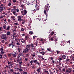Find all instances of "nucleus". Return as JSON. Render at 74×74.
Listing matches in <instances>:
<instances>
[{"instance_id":"nucleus-45","label":"nucleus","mask_w":74,"mask_h":74,"mask_svg":"<svg viewBox=\"0 0 74 74\" xmlns=\"http://www.w3.org/2000/svg\"><path fill=\"white\" fill-rule=\"evenodd\" d=\"M58 64L59 65H60L61 64V62L60 61L59 62Z\"/></svg>"},{"instance_id":"nucleus-18","label":"nucleus","mask_w":74,"mask_h":74,"mask_svg":"<svg viewBox=\"0 0 74 74\" xmlns=\"http://www.w3.org/2000/svg\"><path fill=\"white\" fill-rule=\"evenodd\" d=\"M11 27V26H8V27L7 28H6V30H10V28Z\"/></svg>"},{"instance_id":"nucleus-19","label":"nucleus","mask_w":74,"mask_h":74,"mask_svg":"<svg viewBox=\"0 0 74 74\" xmlns=\"http://www.w3.org/2000/svg\"><path fill=\"white\" fill-rule=\"evenodd\" d=\"M69 73H70L72 71V69L69 68Z\"/></svg>"},{"instance_id":"nucleus-42","label":"nucleus","mask_w":74,"mask_h":74,"mask_svg":"<svg viewBox=\"0 0 74 74\" xmlns=\"http://www.w3.org/2000/svg\"><path fill=\"white\" fill-rule=\"evenodd\" d=\"M58 60L59 61H61L62 60V58H59L58 59Z\"/></svg>"},{"instance_id":"nucleus-29","label":"nucleus","mask_w":74,"mask_h":74,"mask_svg":"<svg viewBox=\"0 0 74 74\" xmlns=\"http://www.w3.org/2000/svg\"><path fill=\"white\" fill-rule=\"evenodd\" d=\"M8 64H11L12 63V62H9V61H8Z\"/></svg>"},{"instance_id":"nucleus-40","label":"nucleus","mask_w":74,"mask_h":74,"mask_svg":"<svg viewBox=\"0 0 74 74\" xmlns=\"http://www.w3.org/2000/svg\"><path fill=\"white\" fill-rule=\"evenodd\" d=\"M42 25H40L39 27V28L40 29H41L42 28Z\"/></svg>"},{"instance_id":"nucleus-14","label":"nucleus","mask_w":74,"mask_h":74,"mask_svg":"<svg viewBox=\"0 0 74 74\" xmlns=\"http://www.w3.org/2000/svg\"><path fill=\"white\" fill-rule=\"evenodd\" d=\"M14 25H18V26L19 27V24H18V23H14Z\"/></svg>"},{"instance_id":"nucleus-4","label":"nucleus","mask_w":74,"mask_h":74,"mask_svg":"<svg viewBox=\"0 0 74 74\" xmlns=\"http://www.w3.org/2000/svg\"><path fill=\"white\" fill-rule=\"evenodd\" d=\"M21 13L23 15H26V14L27 13V11L26 10H24V11H21Z\"/></svg>"},{"instance_id":"nucleus-56","label":"nucleus","mask_w":74,"mask_h":74,"mask_svg":"<svg viewBox=\"0 0 74 74\" xmlns=\"http://www.w3.org/2000/svg\"><path fill=\"white\" fill-rule=\"evenodd\" d=\"M32 69H34L35 68V67L34 66H32Z\"/></svg>"},{"instance_id":"nucleus-9","label":"nucleus","mask_w":74,"mask_h":74,"mask_svg":"<svg viewBox=\"0 0 74 74\" xmlns=\"http://www.w3.org/2000/svg\"><path fill=\"white\" fill-rule=\"evenodd\" d=\"M46 53V52L42 51V52H40L39 53H40L41 54H42L43 55H44Z\"/></svg>"},{"instance_id":"nucleus-44","label":"nucleus","mask_w":74,"mask_h":74,"mask_svg":"<svg viewBox=\"0 0 74 74\" xmlns=\"http://www.w3.org/2000/svg\"><path fill=\"white\" fill-rule=\"evenodd\" d=\"M12 13L13 14H15L16 13V12H15V11H13L12 12Z\"/></svg>"},{"instance_id":"nucleus-1","label":"nucleus","mask_w":74,"mask_h":74,"mask_svg":"<svg viewBox=\"0 0 74 74\" xmlns=\"http://www.w3.org/2000/svg\"><path fill=\"white\" fill-rule=\"evenodd\" d=\"M47 5L45 6V7L44 10V13L47 16L48 15L47 13L48 12L49 10V5L48 3L47 4Z\"/></svg>"},{"instance_id":"nucleus-20","label":"nucleus","mask_w":74,"mask_h":74,"mask_svg":"<svg viewBox=\"0 0 74 74\" xmlns=\"http://www.w3.org/2000/svg\"><path fill=\"white\" fill-rule=\"evenodd\" d=\"M12 4L11 3L9 2L8 4V5L9 6H10Z\"/></svg>"},{"instance_id":"nucleus-59","label":"nucleus","mask_w":74,"mask_h":74,"mask_svg":"<svg viewBox=\"0 0 74 74\" xmlns=\"http://www.w3.org/2000/svg\"><path fill=\"white\" fill-rule=\"evenodd\" d=\"M13 74H16V73L15 72H13Z\"/></svg>"},{"instance_id":"nucleus-46","label":"nucleus","mask_w":74,"mask_h":74,"mask_svg":"<svg viewBox=\"0 0 74 74\" xmlns=\"http://www.w3.org/2000/svg\"><path fill=\"white\" fill-rule=\"evenodd\" d=\"M16 44L18 46H19L20 45V44L18 42H17Z\"/></svg>"},{"instance_id":"nucleus-54","label":"nucleus","mask_w":74,"mask_h":74,"mask_svg":"<svg viewBox=\"0 0 74 74\" xmlns=\"http://www.w3.org/2000/svg\"><path fill=\"white\" fill-rule=\"evenodd\" d=\"M8 69V66H6L5 68V69Z\"/></svg>"},{"instance_id":"nucleus-30","label":"nucleus","mask_w":74,"mask_h":74,"mask_svg":"<svg viewBox=\"0 0 74 74\" xmlns=\"http://www.w3.org/2000/svg\"><path fill=\"white\" fill-rule=\"evenodd\" d=\"M12 56L14 58L16 57V55L14 54H12Z\"/></svg>"},{"instance_id":"nucleus-38","label":"nucleus","mask_w":74,"mask_h":74,"mask_svg":"<svg viewBox=\"0 0 74 74\" xmlns=\"http://www.w3.org/2000/svg\"><path fill=\"white\" fill-rule=\"evenodd\" d=\"M35 53H33V54H32V56H33V57H35Z\"/></svg>"},{"instance_id":"nucleus-33","label":"nucleus","mask_w":74,"mask_h":74,"mask_svg":"<svg viewBox=\"0 0 74 74\" xmlns=\"http://www.w3.org/2000/svg\"><path fill=\"white\" fill-rule=\"evenodd\" d=\"M28 53V52L26 51H25V50H24V51L23 52V53Z\"/></svg>"},{"instance_id":"nucleus-41","label":"nucleus","mask_w":74,"mask_h":74,"mask_svg":"<svg viewBox=\"0 0 74 74\" xmlns=\"http://www.w3.org/2000/svg\"><path fill=\"white\" fill-rule=\"evenodd\" d=\"M16 7L15 6H14L13 7V8L14 9V11H15V10H16Z\"/></svg>"},{"instance_id":"nucleus-13","label":"nucleus","mask_w":74,"mask_h":74,"mask_svg":"<svg viewBox=\"0 0 74 74\" xmlns=\"http://www.w3.org/2000/svg\"><path fill=\"white\" fill-rule=\"evenodd\" d=\"M10 31H8V32H7L6 35L7 36H9L10 35Z\"/></svg>"},{"instance_id":"nucleus-15","label":"nucleus","mask_w":74,"mask_h":74,"mask_svg":"<svg viewBox=\"0 0 74 74\" xmlns=\"http://www.w3.org/2000/svg\"><path fill=\"white\" fill-rule=\"evenodd\" d=\"M3 29H4L6 30L7 28H6V25H3Z\"/></svg>"},{"instance_id":"nucleus-32","label":"nucleus","mask_w":74,"mask_h":74,"mask_svg":"<svg viewBox=\"0 0 74 74\" xmlns=\"http://www.w3.org/2000/svg\"><path fill=\"white\" fill-rule=\"evenodd\" d=\"M21 32H23L24 31V29H23V28H21Z\"/></svg>"},{"instance_id":"nucleus-53","label":"nucleus","mask_w":74,"mask_h":74,"mask_svg":"<svg viewBox=\"0 0 74 74\" xmlns=\"http://www.w3.org/2000/svg\"><path fill=\"white\" fill-rule=\"evenodd\" d=\"M16 0H13V2L15 3H16Z\"/></svg>"},{"instance_id":"nucleus-60","label":"nucleus","mask_w":74,"mask_h":74,"mask_svg":"<svg viewBox=\"0 0 74 74\" xmlns=\"http://www.w3.org/2000/svg\"><path fill=\"white\" fill-rule=\"evenodd\" d=\"M36 64H38V65H39L40 64V63L39 62H37V63Z\"/></svg>"},{"instance_id":"nucleus-39","label":"nucleus","mask_w":74,"mask_h":74,"mask_svg":"<svg viewBox=\"0 0 74 74\" xmlns=\"http://www.w3.org/2000/svg\"><path fill=\"white\" fill-rule=\"evenodd\" d=\"M34 63V61L33 60H32L31 61H30V62L29 63Z\"/></svg>"},{"instance_id":"nucleus-10","label":"nucleus","mask_w":74,"mask_h":74,"mask_svg":"<svg viewBox=\"0 0 74 74\" xmlns=\"http://www.w3.org/2000/svg\"><path fill=\"white\" fill-rule=\"evenodd\" d=\"M17 50L18 51V52L19 53L20 52L21 50V49L20 48H17Z\"/></svg>"},{"instance_id":"nucleus-28","label":"nucleus","mask_w":74,"mask_h":74,"mask_svg":"<svg viewBox=\"0 0 74 74\" xmlns=\"http://www.w3.org/2000/svg\"><path fill=\"white\" fill-rule=\"evenodd\" d=\"M24 50L27 52L29 51V49L27 48L25 49Z\"/></svg>"},{"instance_id":"nucleus-11","label":"nucleus","mask_w":74,"mask_h":74,"mask_svg":"<svg viewBox=\"0 0 74 74\" xmlns=\"http://www.w3.org/2000/svg\"><path fill=\"white\" fill-rule=\"evenodd\" d=\"M62 59H65L66 58V56L65 55H63L62 56Z\"/></svg>"},{"instance_id":"nucleus-12","label":"nucleus","mask_w":74,"mask_h":74,"mask_svg":"<svg viewBox=\"0 0 74 74\" xmlns=\"http://www.w3.org/2000/svg\"><path fill=\"white\" fill-rule=\"evenodd\" d=\"M29 37L28 36H26L25 37V40H27L28 38Z\"/></svg>"},{"instance_id":"nucleus-36","label":"nucleus","mask_w":74,"mask_h":74,"mask_svg":"<svg viewBox=\"0 0 74 74\" xmlns=\"http://www.w3.org/2000/svg\"><path fill=\"white\" fill-rule=\"evenodd\" d=\"M62 71L64 72H65V71H66V69L65 68H64L62 70Z\"/></svg>"},{"instance_id":"nucleus-27","label":"nucleus","mask_w":74,"mask_h":74,"mask_svg":"<svg viewBox=\"0 0 74 74\" xmlns=\"http://www.w3.org/2000/svg\"><path fill=\"white\" fill-rule=\"evenodd\" d=\"M11 18L12 19H14L15 18V17L14 16H11Z\"/></svg>"},{"instance_id":"nucleus-26","label":"nucleus","mask_w":74,"mask_h":74,"mask_svg":"<svg viewBox=\"0 0 74 74\" xmlns=\"http://www.w3.org/2000/svg\"><path fill=\"white\" fill-rule=\"evenodd\" d=\"M34 63H37L38 62V61L37 60H33Z\"/></svg>"},{"instance_id":"nucleus-16","label":"nucleus","mask_w":74,"mask_h":74,"mask_svg":"<svg viewBox=\"0 0 74 74\" xmlns=\"http://www.w3.org/2000/svg\"><path fill=\"white\" fill-rule=\"evenodd\" d=\"M0 9L1 10H0V12L3 11V10H4V9L3 8V7H0Z\"/></svg>"},{"instance_id":"nucleus-2","label":"nucleus","mask_w":74,"mask_h":74,"mask_svg":"<svg viewBox=\"0 0 74 74\" xmlns=\"http://www.w3.org/2000/svg\"><path fill=\"white\" fill-rule=\"evenodd\" d=\"M6 34H2V35L1 37V39L3 40H6L7 39V37L6 36Z\"/></svg>"},{"instance_id":"nucleus-55","label":"nucleus","mask_w":74,"mask_h":74,"mask_svg":"<svg viewBox=\"0 0 74 74\" xmlns=\"http://www.w3.org/2000/svg\"><path fill=\"white\" fill-rule=\"evenodd\" d=\"M11 21V20H10V19H8V22H11V21Z\"/></svg>"},{"instance_id":"nucleus-8","label":"nucleus","mask_w":74,"mask_h":74,"mask_svg":"<svg viewBox=\"0 0 74 74\" xmlns=\"http://www.w3.org/2000/svg\"><path fill=\"white\" fill-rule=\"evenodd\" d=\"M21 16H18V21H21Z\"/></svg>"},{"instance_id":"nucleus-63","label":"nucleus","mask_w":74,"mask_h":74,"mask_svg":"<svg viewBox=\"0 0 74 74\" xmlns=\"http://www.w3.org/2000/svg\"><path fill=\"white\" fill-rule=\"evenodd\" d=\"M72 60L74 61V57H73L72 58Z\"/></svg>"},{"instance_id":"nucleus-64","label":"nucleus","mask_w":74,"mask_h":74,"mask_svg":"<svg viewBox=\"0 0 74 74\" xmlns=\"http://www.w3.org/2000/svg\"><path fill=\"white\" fill-rule=\"evenodd\" d=\"M72 67H73V69H74V65H73L72 66Z\"/></svg>"},{"instance_id":"nucleus-50","label":"nucleus","mask_w":74,"mask_h":74,"mask_svg":"<svg viewBox=\"0 0 74 74\" xmlns=\"http://www.w3.org/2000/svg\"><path fill=\"white\" fill-rule=\"evenodd\" d=\"M21 41L22 43H23L25 42V40H23V41L22 40H21Z\"/></svg>"},{"instance_id":"nucleus-48","label":"nucleus","mask_w":74,"mask_h":74,"mask_svg":"<svg viewBox=\"0 0 74 74\" xmlns=\"http://www.w3.org/2000/svg\"><path fill=\"white\" fill-rule=\"evenodd\" d=\"M47 50L48 51H51V49L48 48L47 49Z\"/></svg>"},{"instance_id":"nucleus-22","label":"nucleus","mask_w":74,"mask_h":74,"mask_svg":"<svg viewBox=\"0 0 74 74\" xmlns=\"http://www.w3.org/2000/svg\"><path fill=\"white\" fill-rule=\"evenodd\" d=\"M21 56H23V55H22L21 53H20L18 56V58H20V57Z\"/></svg>"},{"instance_id":"nucleus-51","label":"nucleus","mask_w":74,"mask_h":74,"mask_svg":"<svg viewBox=\"0 0 74 74\" xmlns=\"http://www.w3.org/2000/svg\"><path fill=\"white\" fill-rule=\"evenodd\" d=\"M19 70L20 71V72L21 71H23V70L22 69H19Z\"/></svg>"},{"instance_id":"nucleus-34","label":"nucleus","mask_w":74,"mask_h":74,"mask_svg":"<svg viewBox=\"0 0 74 74\" xmlns=\"http://www.w3.org/2000/svg\"><path fill=\"white\" fill-rule=\"evenodd\" d=\"M67 72L69 73L68 69H66V70H65V73H66Z\"/></svg>"},{"instance_id":"nucleus-25","label":"nucleus","mask_w":74,"mask_h":74,"mask_svg":"<svg viewBox=\"0 0 74 74\" xmlns=\"http://www.w3.org/2000/svg\"><path fill=\"white\" fill-rule=\"evenodd\" d=\"M25 20H22V24H23L25 23Z\"/></svg>"},{"instance_id":"nucleus-43","label":"nucleus","mask_w":74,"mask_h":74,"mask_svg":"<svg viewBox=\"0 0 74 74\" xmlns=\"http://www.w3.org/2000/svg\"><path fill=\"white\" fill-rule=\"evenodd\" d=\"M44 72L45 74H47L48 72V71H47L45 70L44 71Z\"/></svg>"},{"instance_id":"nucleus-5","label":"nucleus","mask_w":74,"mask_h":74,"mask_svg":"<svg viewBox=\"0 0 74 74\" xmlns=\"http://www.w3.org/2000/svg\"><path fill=\"white\" fill-rule=\"evenodd\" d=\"M35 7L36 8V11H38L39 9V5H38L37 4H36L35 5Z\"/></svg>"},{"instance_id":"nucleus-61","label":"nucleus","mask_w":74,"mask_h":74,"mask_svg":"<svg viewBox=\"0 0 74 74\" xmlns=\"http://www.w3.org/2000/svg\"><path fill=\"white\" fill-rule=\"evenodd\" d=\"M24 74H27V73L26 72H25L24 73H23Z\"/></svg>"},{"instance_id":"nucleus-58","label":"nucleus","mask_w":74,"mask_h":74,"mask_svg":"<svg viewBox=\"0 0 74 74\" xmlns=\"http://www.w3.org/2000/svg\"><path fill=\"white\" fill-rule=\"evenodd\" d=\"M28 59L27 58H25V60L26 61H27L28 60Z\"/></svg>"},{"instance_id":"nucleus-62","label":"nucleus","mask_w":74,"mask_h":74,"mask_svg":"<svg viewBox=\"0 0 74 74\" xmlns=\"http://www.w3.org/2000/svg\"><path fill=\"white\" fill-rule=\"evenodd\" d=\"M29 56V55L28 54H27L26 55V56L27 57H28Z\"/></svg>"},{"instance_id":"nucleus-57","label":"nucleus","mask_w":74,"mask_h":74,"mask_svg":"<svg viewBox=\"0 0 74 74\" xmlns=\"http://www.w3.org/2000/svg\"><path fill=\"white\" fill-rule=\"evenodd\" d=\"M15 69H17V71L18 70L19 68H14Z\"/></svg>"},{"instance_id":"nucleus-23","label":"nucleus","mask_w":74,"mask_h":74,"mask_svg":"<svg viewBox=\"0 0 74 74\" xmlns=\"http://www.w3.org/2000/svg\"><path fill=\"white\" fill-rule=\"evenodd\" d=\"M10 71L11 73H12V72H13L14 71V69H10Z\"/></svg>"},{"instance_id":"nucleus-37","label":"nucleus","mask_w":74,"mask_h":74,"mask_svg":"<svg viewBox=\"0 0 74 74\" xmlns=\"http://www.w3.org/2000/svg\"><path fill=\"white\" fill-rule=\"evenodd\" d=\"M17 27V25H14V29H16Z\"/></svg>"},{"instance_id":"nucleus-7","label":"nucleus","mask_w":74,"mask_h":74,"mask_svg":"<svg viewBox=\"0 0 74 74\" xmlns=\"http://www.w3.org/2000/svg\"><path fill=\"white\" fill-rule=\"evenodd\" d=\"M18 58V59L17 60V62H22V58Z\"/></svg>"},{"instance_id":"nucleus-21","label":"nucleus","mask_w":74,"mask_h":74,"mask_svg":"<svg viewBox=\"0 0 74 74\" xmlns=\"http://www.w3.org/2000/svg\"><path fill=\"white\" fill-rule=\"evenodd\" d=\"M54 34V33L53 32H51V34H50V35L52 36L53 34Z\"/></svg>"},{"instance_id":"nucleus-24","label":"nucleus","mask_w":74,"mask_h":74,"mask_svg":"<svg viewBox=\"0 0 74 74\" xmlns=\"http://www.w3.org/2000/svg\"><path fill=\"white\" fill-rule=\"evenodd\" d=\"M30 47V46L29 45H27V46H26V47L27 48H29Z\"/></svg>"},{"instance_id":"nucleus-3","label":"nucleus","mask_w":74,"mask_h":74,"mask_svg":"<svg viewBox=\"0 0 74 74\" xmlns=\"http://www.w3.org/2000/svg\"><path fill=\"white\" fill-rule=\"evenodd\" d=\"M11 42V44H10L9 45V47H11V46H12V48H13V47H15V43H14V41H12Z\"/></svg>"},{"instance_id":"nucleus-47","label":"nucleus","mask_w":74,"mask_h":74,"mask_svg":"<svg viewBox=\"0 0 74 74\" xmlns=\"http://www.w3.org/2000/svg\"><path fill=\"white\" fill-rule=\"evenodd\" d=\"M2 27H0V31H2Z\"/></svg>"},{"instance_id":"nucleus-6","label":"nucleus","mask_w":74,"mask_h":74,"mask_svg":"<svg viewBox=\"0 0 74 74\" xmlns=\"http://www.w3.org/2000/svg\"><path fill=\"white\" fill-rule=\"evenodd\" d=\"M40 68H39L37 70V73L39 74V73H40V71H41V70H40Z\"/></svg>"},{"instance_id":"nucleus-31","label":"nucleus","mask_w":74,"mask_h":74,"mask_svg":"<svg viewBox=\"0 0 74 74\" xmlns=\"http://www.w3.org/2000/svg\"><path fill=\"white\" fill-rule=\"evenodd\" d=\"M30 46H31V47H32V48H33L34 47V46H33V45L32 44H31Z\"/></svg>"},{"instance_id":"nucleus-35","label":"nucleus","mask_w":74,"mask_h":74,"mask_svg":"<svg viewBox=\"0 0 74 74\" xmlns=\"http://www.w3.org/2000/svg\"><path fill=\"white\" fill-rule=\"evenodd\" d=\"M29 34H33V32L32 31H30L29 32Z\"/></svg>"},{"instance_id":"nucleus-52","label":"nucleus","mask_w":74,"mask_h":74,"mask_svg":"<svg viewBox=\"0 0 74 74\" xmlns=\"http://www.w3.org/2000/svg\"><path fill=\"white\" fill-rule=\"evenodd\" d=\"M8 56L9 57H10L11 56V54H9L8 55Z\"/></svg>"},{"instance_id":"nucleus-49","label":"nucleus","mask_w":74,"mask_h":74,"mask_svg":"<svg viewBox=\"0 0 74 74\" xmlns=\"http://www.w3.org/2000/svg\"><path fill=\"white\" fill-rule=\"evenodd\" d=\"M16 11L17 12H19V10L18 8L16 9Z\"/></svg>"},{"instance_id":"nucleus-17","label":"nucleus","mask_w":74,"mask_h":74,"mask_svg":"<svg viewBox=\"0 0 74 74\" xmlns=\"http://www.w3.org/2000/svg\"><path fill=\"white\" fill-rule=\"evenodd\" d=\"M56 52H57V54H59L61 53V52L60 51H57Z\"/></svg>"}]
</instances>
